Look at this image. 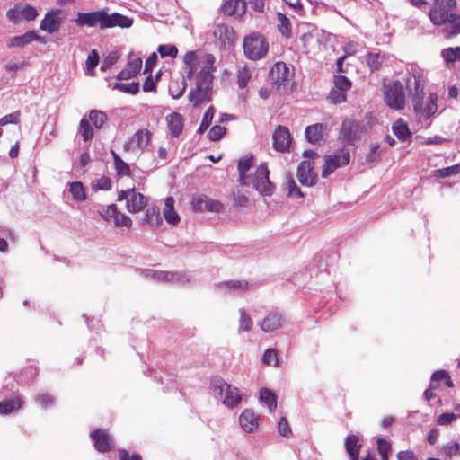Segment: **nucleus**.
Segmentation results:
<instances>
[{"label":"nucleus","mask_w":460,"mask_h":460,"mask_svg":"<svg viewBox=\"0 0 460 460\" xmlns=\"http://www.w3.org/2000/svg\"><path fill=\"white\" fill-rule=\"evenodd\" d=\"M215 62V57L208 53L197 56L195 51H188L184 55L186 76L189 79L195 77V88L188 95L189 101L195 107L212 100Z\"/></svg>","instance_id":"f257e3e1"},{"label":"nucleus","mask_w":460,"mask_h":460,"mask_svg":"<svg viewBox=\"0 0 460 460\" xmlns=\"http://www.w3.org/2000/svg\"><path fill=\"white\" fill-rule=\"evenodd\" d=\"M407 88L411 93L413 110L420 119H429L438 111V96L436 93H430L424 100V88L426 77L422 70L417 66L408 69Z\"/></svg>","instance_id":"f03ea898"},{"label":"nucleus","mask_w":460,"mask_h":460,"mask_svg":"<svg viewBox=\"0 0 460 460\" xmlns=\"http://www.w3.org/2000/svg\"><path fill=\"white\" fill-rule=\"evenodd\" d=\"M456 5V0H434L429 12V17L434 25H447L443 30L446 38L460 33V15L454 12Z\"/></svg>","instance_id":"7ed1b4c3"},{"label":"nucleus","mask_w":460,"mask_h":460,"mask_svg":"<svg viewBox=\"0 0 460 460\" xmlns=\"http://www.w3.org/2000/svg\"><path fill=\"white\" fill-rule=\"evenodd\" d=\"M252 163V155L249 157H243L239 160V182L242 185L252 184L261 195H272L275 190V186L269 179V170L265 164H261L256 169V172L252 178L246 175V172L251 169Z\"/></svg>","instance_id":"20e7f679"},{"label":"nucleus","mask_w":460,"mask_h":460,"mask_svg":"<svg viewBox=\"0 0 460 460\" xmlns=\"http://www.w3.org/2000/svg\"><path fill=\"white\" fill-rule=\"evenodd\" d=\"M211 385L216 398L227 409L238 408L245 397V394L238 387L222 378L214 379Z\"/></svg>","instance_id":"39448f33"},{"label":"nucleus","mask_w":460,"mask_h":460,"mask_svg":"<svg viewBox=\"0 0 460 460\" xmlns=\"http://www.w3.org/2000/svg\"><path fill=\"white\" fill-rule=\"evenodd\" d=\"M294 70L284 62L275 63L269 72V81L281 93H287L293 88Z\"/></svg>","instance_id":"423d86ee"},{"label":"nucleus","mask_w":460,"mask_h":460,"mask_svg":"<svg viewBox=\"0 0 460 460\" xmlns=\"http://www.w3.org/2000/svg\"><path fill=\"white\" fill-rule=\"evenodd\" d=\"M108 117L105 112L99 110H91L88 117L84 116L79 123L77 134L83 138L84 142H89L94 136V129L91 126L93 123L96 129H101L107 122Z\"/></svg>","instance_id":"0eeeda50"},{"label":"nucleus","mask_w":460,"mask_h":460,"mask_svg":"<svg viewBox=\"0 0 460 460\" xmlns=\"http://www.w3.org/2000/svg\"><path fill=\"white\" fill-rule=\"evenodd\" d=\"M384 102L391 109L402 110L405 106L404 86L400 81H393L383 85Z\"/></svg>","instance_id":"6e6552de"},{"label":"nucleus","mask_w":460,"mask_h":460,"mask_svg":"<svg viewBox=\"0 0 460 460\" xmlns=\"http://www.w3.org/2000/svg\"><path fill=\"white\" fill-rule=\"evenodd\" d=\"M243 50L248 58L257 60L266 56L269 50V44L264 36L252 34L245 37Z\"/></svg>","instance_id":"1a4fd4ad"},{"label":"nucleus","mask_w":460,"mask_h":460,"mask_svg":"<svg viewBox=\"0 0 460 460\" xmlns=\"http://www.w3.org/2000/svg\"><path fill=\"white\" fill-rule=\"evenodd\" d=\"M118 199H126L127 209L132 214L140 212L147 204L146 198L143 194L137 192L135 189L119 191Z\"/></svg>","instance_id":"9d476101"},{"label":"nucleus","mask_w":460,"mask_h":460,"mask_svg":"<svg viewBox=\"0 0 460 460\" xmlns=\"http://www.w3.org/2000/svg\"><path fill=\"white\" fill-rule=\"evenodd\" d=\"M349 157V153L344 149L338 150L333 155H325L322 176L325 178L336 169L348 164Z\"/></svg>","instance_id":"9b49d317"},{"label":"nucleus","mask_w":460,"mask_h":460,"mask_svg":"<svg viewBox=\"0 0 460 460\" xmlns=\"http://www.w3.org/2000/svg\"><path fill=\"white\" fill-rule=\"evenodd\" d=\"M106 11L98 10L90 13H78L75 22L77 26L96 27L105 30Z\"/></svg>","instance_id":"f8f14e48"},{"label":"nucleus","mask_w":460,"mask_h":460,"mask_svg":"<svg viewBox=\"0 0 460 460\" xmlns=\"http://www.w3.org/2000/svg\"><path fill=\"white\" fill-rule=\"evenodd\" d=\"M151 132L146 129L137 130L123 146V149L128 152H144L149 145Z\"/></svg>","instance_id":"ddd939ff"},{"label":"nucleus","mask_w":460,"mask_h":460,"mask_svg":"<svg viewBox=\"0 0 460 460\" xmlns=\"http://www.w3.org/2000/svg\"><path fill=\"white\" fill-rule=\"evenodd\" d=\"M63 12L60 9H52L49 11L40 22V29L49 34L57 32L63 22Z\"/></svg>","instance_id":"4468645a"},{"label":"nucleus","mask_w":460,"mask_h":460,"mask_svg":"<svg viewBox=\"0 0 460 460\" xmlns=\"http://www.w3.org/2000/svg\"><path fill=\"white\" fill-rule=\"evenodd\" d=\"M273 148L278 152H286L291 144L289 129L284 126H278L272 134Z\"/></svg>","instance_id":"2eb2a0df"},{"label":"nucleus","mask_w":460,"mask_h":460,"mask_svg":"<svg viewBox=\"0 0 460 460\" xmlns=\"http://www.w3.org/2000/svg\"><path fill=\"white\" fill-rule=\"evenodd\" d=\"M154 280L184 286L190 281V279L185 272L155 270Z\"/></svg>","instance_id":"dca6fc26"},{"label":"nucleus","mask_w":460,"mask_h":460,"mask_svg":"<svg viewBox=\"0 0 460 460\" xmlns=\"http://www.w3.org/2000/svg\"><path fill=\"white\" fill-rule=\"evenodd\" d=\"M214 37L218 40L220 47H231L235 40L234 29L226 24H217L213 30Z\"/></svg>","instance_id":"f3484780"},{"label":"nucleus","mask_w":460,"mask_h":460,"mask_svg":"<svg viewBox=\"0 0 460 460\" xmlns=\"http://www.w3.org/2000/svg\"><path fill=\"white\" fill-rule=\"evenodd\" d=\"M239 426L245 433L254 432L260 423V415L255 413L252 409H244L238 419Z\"/></svg>","instance_id":"a211bd4d"},{"label":"nucleus","mask_w":460,"mask_h":460,"mask_svg":"<svg viewBox=\"0 0 460 460\" xmlns=\"http://www.w3.org/2000/svg\"><path fill=\"white\" fill-rule=\"evenodd\" d=\"M297 179L304 186H313L316 182L317 174L313 171L310 161H303L297 167Z\"/></svg>","instance_id":"6ab92c4d"},{"label":"nucleus","mask_w":460,"mask_h":460,"mask_svg":"<svg viewBox=\"0 0 460 460\" xmlns=\"http://www.w3.org/2000/svg\"><path fill=\"white\" fill-rule=\"evenodd\" d=\"M285 318L282 314L273 311L269 313L261 323V329L264 332H272L285 324Z\"/></svg>","instance_id":"aec40b11"},{"label":"nucleus","mask_w":460,"mask_h":460,"mask_svg":"<svg viewBox=\"0 0 460 460\" xmlns=\"http://www.w3.org/2000/svg\"><path fill=\"white\" fill-rule=\"evenodd\" d=\"M362 130V126L359 122L350 119L343 121L341 137L346 143L351 144L354 140L359 137V133Z\"/></svg>","instance_id":"412c9836"},{"label":"nucleus","mask_w":460,"mask_h":460,"mask_svg":"<svg viewBox=\"0 0 460 460\" xmlns=\"http://www.w3.org/2000/svg\"><path fill=\"white\" fill-rule=\"evenodd\" d=\"M221 294H234L238 295L249 288V284L245 280H228L221 282L217 287Z\"/></svg>","instance_id":"4be33fe9"},{"label":"nucleus","mask_w":460,"mask_h":460,"mask_svg":"<svg viewBox=\"0 0 460 460\" xmlns=\"http://www.w3.org/2000/svg\"><path fill=\"white\" fill-rule=\"evenodd\" d=\"M133 24V19L123 15L119 13H113L109 14L106 12V20H105V30L109 28L119 27L121 29H128L131 27Z\"/></svg>","instance_id":"5701e85b"},{"label":"nucleus","mask_w":460,"mask_h":460,"mask_svg":"<svg viewBox=\"0 0 460 460\" xmlns=\"http://www.w3.org/2000/svg\"><path fill=\"white\" fill-rule=\"evenodd\" d=\"M246 11L244 0H227L222 5V12L228 16L241 17Z\"/></svg>","instance_id":"b1692460"},{"label":"nucleus","mask_w":460,"mask_h":460,"mask_svg":"<svg viewBox=\"0 0 460 460\" xmlns=\"http://www.w3.org/2000/svg\"><path fill=\"white\" fill-rule=\"evenodd\" d=\"M92 438L94 441V447L99 452H106L111 448V438L102 429H97L92 432Z\"/></svg>","instance_id":"393cba45"},{"label":"nucleus","mask_w":460,"mask_h":460,"mask_svg":"<svg viewBox=\"0 0 460 460\" xmlns=\"http://www.w3.org/2000/svg\"><path fill=\"white\" fill-rule=\"evenodd\" d=\"M142 66V59L140 58H134L130 60L127 66L122 69L119 74L117 78L119 80H127L134 77L138 74Z\"/></svg>","instance_id":"a878e982"},{"label":"nucleus","mask_w":460,"mask_h":460,"mask_svg":"<svg viewBox=\"0 0 460 460\" xmlns=\"http://www.w3.org/2000/svg\"><path fill=\"white\" fill-rule=\"evenodd\" d=\"M166 121L171 135L178 137L182 131V117L178 112H173L166 116Z\"/></svg>","instance_id":"bb28decb"},{"label":"nucleus","mask_w":460,"mask_h":460,"mask_svg":"<svg viewBox=\"0 0 460 460\" xmlns=\"http://www.w3.org/2000/svg\"><path fill=\"white\" fill-rule=\"evenodd\" d=\"M40 36H38L34 31H28L21 36H15L10 39L7 46L9 48H15V47H24L28 45L29 43L39 40Z\"/></svg>","instance_id":"cd10ccee"},{"label":"nucleus","mask_w":460,"mask_h":460,"mask_svg":"<svg viewBox=\"0 0 460 460\" xmlns=\"http://www.w3.org/2000/svg\"><path fill=\"white\" fill-rule=\"evenodd\" d=\"M174 199L172 197L166 198L164 201V208L163 215L167 223L171 225H177L180 221V217L174 210Z\"/></svg>","instance_id":"c85d7f7f"},{"label":"nucleus","mask_w":460,"mask_h":460,"mask_svg":"<svg viewBox=\"0 0 460 460\" xmlns=\"http://www.w3.org/2000/svg\"><path fill=\"white\" fill-rule=\"evenodd\" d=\"M392 130L396 137L401 141H406L411 136L407 123L402 118L394 122Z\"/></svg>","instance_id":"c756f323"},{"label":"nucleus","mask_w":460,"mask_h":460,"mask_svg":"<svg viewBox=\"0 0 460 460\" xmlns=\"http://www.w3.org/2000/svg\"><path fill=\"white\" fill-rule=\"evenodd\" d=\"M193 205L197 209L201 210L204 208L205 210L211 212H218L223 208V205L219 201L208 199L207 197L199 199L197 203H193Z\"/></svg>","instance_id":"7c9ffc66"},{"label":"nucleus","mask_w":460,"mask_h":460,"mask_svg":"<svg viewBox=\"0 0 460 460\" xmlns=\"http://www.w3.org/2000/svg\"><path fill=\"white\" fill-rule=\"evenodd\" d=\"M324 126L321 123L308 126L305 128V137L308 142L315 144L320 141L323 136Z\"/></svg>","instance_id":"2f4dec72"},{"label":"nucleus","mask_w":460,"mask_h":460,"mask_svg":"<svg viewBox=\"0 0 460 460\" xmlns=\"http://www.w3.org/2000/svg\"><path fill=\"white\" fill-rule=\"evenodd\" d=\"M278 30L287 39L292 37V26L290 20L283 13H277Z\"/></svg>","instance_id":"473e14b6"},{"label":"nucleus","mask_w":460,"mask_h":460,"mask_svg":"<svg viewBox=\"0 0 460 460\" xmlns=\"http://www.w3.org/2000/svg\"><path fill=\"white\" fill-rule=\"evenodd\" d=\"M142 224H148L152 227H158L162 224V217L160 211L157 208H149L146 211L145 217L142 219Z\"/></svg>","instance_id":"72a5a7b5"},{"label":"nucleus","mask_w":460,"mask_h":460,"mask_svg":"<svg viewBox=\"0 0 460 460\" xmlns=\"http://www.w3.org/2000/svg\"><path fill=\"white\" fill-rule=\"evenodd\" d=\"M22 406V400L19 396L0 402V414H9Z\"/></svg>","instance_id":"f704fd0d"},{"label":"nucleus","mask_w":460,"mask_h":460,"mask_svg":"<svg viewBox=\"0 0 460 460\" xmlns=\"http://www.w3.org/2000/svg\"><path fill=\"white\" fill-rule=\"evenodd\" d=\"M260 400L265 403L270 411L272 412L277 408V398L276 395L268 388H262L260 391Z\"/></svg>","instance_id":"c9c22d12"},{"label":"nucleus","mask_w":460,"mask_h":460,"mask_svg":"<svg viewBox=\"0 0 460 460\" xmlns=\"http://www.w3.org/2000/svg\"><path fill=\"white\" fill-rule=\"evenodd\" d=\"M438 382H444L447 387H452L454 385L448 373L445 370H437L432 374L430 380L431 388L438 386V384H436Z\"/></svg>","instance_id":"e433bc0d"},{"label":"nucleus","mask_w":460,"mask_h":460,"mask_svg":"<svg viewBox=\"0 0 460 460\" xmlns=\"http://www.w3.org/2000/svg\"><path fill=\"white\" fill-rule=\"evenodd\" d=\"M441 57L447 65L460 60V47L446 48L441 50Z\"/></svg>","instance_id":"4c0bfd02"},{"label":"nucleus","mask_w":460,"mask_h":460,"mask_svg":"<svg viewBox=\"0 0 460 460\" xmlns=\"http://www.w3.org/2000/svg\"><path fill=\"white\" fill-rule=\"evenodd\" d=\"M69 192L73 198L77 201H84L86 199V193L84 185L80 181H74L69 184Z\"/></svg>","instance_id":"58836bf2"},{"label":"nucleus","mask_w":460,"mask_h":460,"mask_svg":"<svg viewBox=\"0 0 460 460\" xmlns=\"http://www.w3.org/2000/svg\"><path fill=\"white\" fill-rule=\"evenodd\" d=\"M252 73L247 66H242L237 71V84L239 88L243 89L248 85Z\"/></svg>","instance_id":"ea45409f"},{"label":"nucleus","mask_w":460,"mask_h":460,"mask_svg":"<svg viewBox=\"0 0 460 460\" xmlns=\"http://www.w3.org/2000/svg\"><path fill=\"white\" fill-rule=\"evenodd\" d=\"M99 59H100V57H99L98 51L96 49H93L90 52V54L88 55L86 62H85L87 74L89 75H91V76L94 75V68L98 65Z\"/></svg>","instance_id":"a19ab883"},{"label":"nucleus","mask_w":460,"mask_h":460,"mask_svg":"<svg viewBox=\"0 0 460 460\" xmlns=\"http://www.w3.org/2000/svg\"><path fill=\"white\" fill-rule=\"evenodd\" d=\"M240 319H239V332H249L252 330L253 325V322L251 317L246 314L244 309L241 308L239 310Z\"/></svg>","instance_id":"79ce46f5"},{"label":"nucleus","mask_w":460,"mask_h":460,"mask_svg":"<svg viewBox=\"0 0 460 460\" xmlns=\"http://www.w3.org/2000/svg\"><path fill=\"white\" fill-rule=\"evenodd\" d=\"M458 173H460V164L438 169L434 172V175L437 178H447Z\"/></svg>","instance_id":"37998d69"},{"label":"nucleus","mask_w":460,"mask_h":460,"mask_svg":"<svg viewBox=\"0 0 460 460\" xmlns=\"http://www.w3.org/2000/svg\"><path fill=\"white\" fill-rule=\"evenodd\" d=\"M214 117V108L209 107L203 115L202 121L199 127L198 133L203 134L210 126Z\"/></svg>","instance_id":"c03bdc74"},{"label":"nucleus","mask_w":460,"mask_h":460,"mask_svg":"<svg viewBox=\"0 0 460 460\" xmlns=\"http://www.w3.org/2000/svg\"><path fill=\"white\" fill-rule=\"evenodd\" d=\"M333 84L336 89L345 93H347L351 87L350 80L341 75H334Z\"/></svg>","instance_id":"a18cd8bd"},{"label":"nucleus","mask_w":460,"mask_h":460,"mask_svg":"<svg viewBox=\"0 0 460 460\" xmlns=\"http://www.w3.org/2000/svg\"><path fill=\"white\" fill-rule=\"evenodd\" d=\"M113 89L119 90L123 93L135 94L138 92L139 84L136 82H132L129 84L115 83L113 85Z\"/></svg>","instance_id":"49530a36"},{"label":"nucleus","mask_w":460,"mask_h":460,"mask_svg":"<svg viewBox=\"0 0 460 460\" xmlns=\"http://www.w3.org/2000/svg\"><path fill=\"white\" fill-rule=\"evenodd\" d=\"M157 51L162 58L170 57L174 58L178 54V49L174 45H160Z\"/></svg>","instance_id":"de8ad7c7"},{"label":"nucleus","mask_w":460,"mask_h":460,"mask_svg":"<svg viewBox=\"0 0 460 460\" xmlns=\"http://www.w3.org/2000/svg\"><path fill=\"white\" fill-rule=\"evenodd\" d=\"M114 158V164L118 173L122 175H128L130 172L129 166L126 164L117 154L112 152Z\"/></svg>","instance_id":"09e8293b"},{"label":"nucleus","mask_w":460,"mask_h":460,"mask_svg":"<svg viewBox=\"0 0 460 460\" xmlns=\"http://www.w3.org/2000/svg\"><path fill=\"white\" fill-rule=\"evenodd\" d=\"M328 99L330 102L337 104L346 101V93L336 89L335 86L331 90Z\"/></svg>","instance_id":"8fccbe9b"},{"label":"nucleus","mask_w":460,"mask_h":460,"mask_svg":"<svg viewBox=\"0 0 460 460\" xmlns=\"http://www.w3.org/2000/svg\"><path fill=\"white\" fill-rule=\"evenodd\" d=\"M21 121V112L20 111H16L14 112L9 113L0 119V125L6 126L8 124H19Z\"/></svg>","instance_id":"3c124183"},{"label":"nucleus","mask_w":460,"mask_h":460,"mask_svg":"<svg viewBox=\"0 0 460 460\" xmlns=\"http://www.w3.org/2000/svg\"><path fill=\"white\" fill-rule=\"evenodd\" d=\"M441 451L447 456L460 455V444L458 442L447 443L442 447Z\"/></svg>","instance_id":"603ef678"},{"label":"nucleus","mask_w":460,"mask_h":460,"mask_svg":"<svg viewBox=\"0 0 460 460\" xmlns=\"http://www.w3.org/2000/svg\"><path fill=\"white\" fill-rule=\"evenodd\" d=\"M111 188V181L109 177L102 176L96 180L93 184V190H108Z\"/></svg>","instance_id":"864d4df0"},{"label":"nucleus","mask_w":460,"mask_h":460,"mask_svg":"<svg viewBox=\"0 0 460 460\" xmlns=\"http://www.w3.org/2000/svg\"><path fill=\"white\" fill-rule=\"evenodd\" d=\"M21 13L22 17L27 21H33L38 16L37 10L29 4L22 5L21 4Z\"/></svg>","instance_id":"5fc2aeb1"},{"label":"nucleus","mask_w":460,"mask_h":460,"mask_svg":"<svg viewBox=\"0 0 460 460\" xmlns=\"http://www.w3.org/2000/svg\"><path fill=\"white\" fill-rule=\"evenodd\" d=\"M226 129L225 127L216 125L212 127L211 129L209 130L208 138L211 141H217L223 137V136L226 134Z\"/></svg>","instance_id":"6e6d98bb"},{"label":"nucleus","mask_w":460,"mask_h":460,"mask_svg":"<svg viewBox=\"0 0 460 460\" xmlns=\"http://www.w3.org/2000/svg\"><path fill=\"white\" fill-rule=\"evenodd\" d=\"M358 439L355 435H349L345 440V447L348 454L359 450Z\"/></svg>","instance_id":"4d7b16f0"},{"label":"nucleus","mask_w":460,"mask_h":460,"mask_svg":"<svg viewBox=\"0 0 460 460\" xmlns=\"http://www.w3.org/2000/svg\"><path fill=\"white\" fill-rule=\"evenodd\" d=\"M54 397L49 394H41L36 397V402L42 408H49L54 404Z\"/></svg>","instance_id":"13d9d810"},{"label":"nucleus","mask_w":460,"mask_h":460,"mask_svg":"<svg viewBox=\"0 0 460 460\" xmlns=\"http://www.w3.org/2000/svg\"><path fill=\"white\" fill-rule=\"evenodd\" d=\"M118 209H117V207L116 205L114 204H111V205H109L106 209L104 211H100V216L107 222H109L110 220L115 218L117 213H118Z\"/></svg>","instance_id":"bf43d9fd"},{"label":"nucleus","mask_w":460,"mask_h":460,"mask_svg":"<svg viewBox=\"0 0 460 460\" xmlns=\"http://www.w3.org/2000/svg\"><path fill=\"white\" fill-rule=\"evenodd\" d=\"M113 221L116 226L130 227L132 225L130 217L119 211L117 213Z\"/></svg>","instance_id":"052dcab7"},{"label":"nucleus","mask_w":460,"mask_h":460,"mask_svg":"<svg viewBox=\"0 0 460 460\" xmlns=\"http://www.w3.org/2000/svg\"><path fill=\"white\" fill-rule=\"evenodd\" d=\"M263 362L268 365H278V353L274 349H268L263 355Z\"/></svg>","instance_id":"680f3d73"},{"label":"nucleus","mask_w":460,"mask_h":460,"mask_svg":"<svg viewBox=\"0 0 460 460\" xmlns=\"http://www.w3.org/2000/svg\"><path fill=\"white\" fill-rule=\"evenodd\" d=\"M278 431L283 437H290L292 434V430L288 423V420L285 417H282L278 423Z\"/></svg>","instance_id":"e2e57ef3"},{"label":"nucleus","mask_w":460,"mask_h":460,"mask_svg":"<svg viewBox=\"0 0 460 460\" xmlns=\"http://www.w3.org/2000/svg\"><path fill=\"white\" fill-rule=\"evenodd\" d=\"M8 20L13 22H18L22 18L21 4H15L14 7L9 9L6 13Z\"/></svg>","instance_id":"0e129e2a"},{"label":"nucleus","mask_w":460,"mask_h":460,"mask_svg":"<svg viewBox=\"0 0 460 460\" xmlns=\"http://www.w3.org/2000/svg\"><path fill=\"white\" fill-rule=\"evenodd\" d=\"M457 418V415L451 412H446L438 417L437 423L438 425L444 426L448 425L454 420H456Z\"/></svg>","instance_id":"69168bd1"},{"label":"nucleus","mask_w":460,"mask_h":460,"mask_svg":"<svg viewBox=\"0 0 460 460\" xmlns=\"http://www.w3.org/2000/svg\"><path fill=\"white\" fill-rule=\"evenodd\" d=\"M287 189H288V196L298 197V198L303 197L302 192L300 191V190L298 189L296 183L295 182V181L293 179H289L288 181Z\"/></svg>","instance_id":"338daca9"},{"label":"nucleus","mask_w":460,"mask_h":460,"mask_svg":"<svg viewBox=\"0 0 460 460\" xmlns=\"http://www.w3.org/2000/svg\"><path fill=\"white\" fill-rule=\"evenodd\" d=\"M119 59V55L117 52H111L109 56L103 60L101 69L102 71L113 66Z\"/></svg>","instance_id":"774afa93"}]
</instances>
